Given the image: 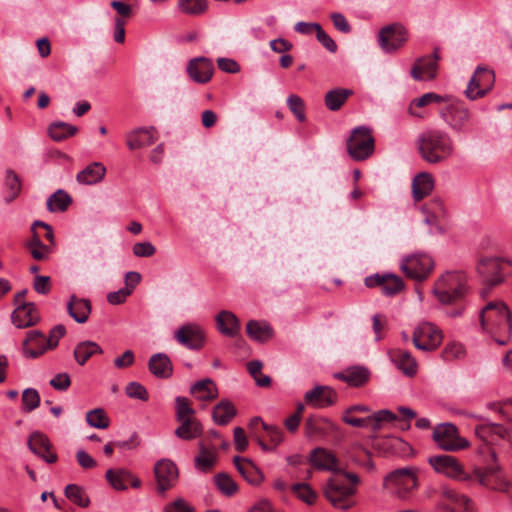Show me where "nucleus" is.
Masks as SVG:
<instances>
[{
    "label": "nucleus",
    "mask_w": 512,
    "mask_h": 512,
    "mask_svg": "<svg viewBox=\"0 0 512 512\" xmlns=\"http://www.w3.org/2000/svg\"><path fill=\"white\" fill-rule=\"evenodd\" d=\"M47 350L48 342L46 337L39 330H31L27 332L26 338L22 343V353L26 358H38Z\"/></svg>",
    "instance_id": "nucleus-19"
},
{
    "label": "nucleus",
    "mask_w": 512,
    "mask_h": 512,
    "mask_svg": "<svg viewBox=\"0 0 512 512\" xmlns=\"http://www.w3.org/2000/svg\"><path fill=\"white\" fill-rule=\"evenodd\" d=\"M148 369L152 375L159 379H168L173 374V365L165 353L153 354L148 361Z\"/></svg>",
    "instance_id": "nucleus-28"
},
{
    "label": "nucleus",
    "mask_w": 512,
    "mask_h": 512,
    "mask_svg": "<svg viewBox=\"0 0 512 512\" xmlns=\"http://www.w3.org/2000/svg\"><path fill=\"white\" fill-rule=\"evenodd\" d=\"M428 463L437 473L444 474L446 477L465 483L467 486L473 485L474 477L471 472L464 470L463 465L457 458L451 455H435L428 458Z\"/></svg>",
    "instance_id": "nucleus-6"
},
{
    "label": "nucleus",
    "mask_w": 512,
    "mask_h": 512,
    "mask_svg": "<svg viewBox=\"0 0 512 512\" xmlns=\"http://www.w3.org/2000/svg\"><path fill=\"white\" fill-rule=\"evenodd\" d=\"M287 106L298 121H305V104L304 101L298 95L292 94L288 96Z\"/></svg>",
    "instance_id": "nucleus-55"
},
{
    "label": "nucleus",
    "mask_w": 512,
    "mask_h": 512,
    "mask_svg": "<svg viewBox=\"0 0 512 512\" xmlns=\"http://www.w3.org/2000/svg\"><path fill=\"white\" fill-rule=\"evenodd\" d=\"M125 393L132 399H138L141 401H147L149 394L144 385L139 382H129L125 387Z\"/></svg>",
    "instance_id": "nucleus-56"
},
{
    "label": "nucleus",
    "mask_w": 512,
    "mask_h": 512,
    "mask_svg": "<svg viewBox=\"0 0 512 512\" xmlns=\"http://www.w3.org/2000/svg\"><path fill=\"white\" fill-rule=\"evenodd\" d=\"M67 311L77 323L82 324L88 320L91 313V303L87 299L72 295L67 303Z\"/></svg>",
    "instance_id": "nucleus-32"
},
{
    "label": "nucleus",
    "mask_w": 512,
    "mask_h": 512,
    "mask_svg": "<svg viewBox=\"0 0 512 512\" xmlns=\"http://www.w3.org/2000/svg\"><path fill=\"white\" fill-rule=\"evenodd\" d=\"M356 493V488L348 486L336 478L328 479L324 487V495L330 503L338 509L347 510L352 507L351 497Z\"/></svg>",
    "instance_id": "nucleus-10"
},
{
    "label": "nucleus",
    "mask_w": 512,
    "mask_h": 512,
    "mask_svg": "<svg viewBox=\"0 0 512 512\" xmlns=\"http://www.w3.org/2000/svg\"><path fill=\"white\" fill-rule=\"evenodd\" d=\"M48 132L54 141L60 142L74 136L78 132V128L63 121H56L49 125Z\"/></svg>",
    "instance_id": "nucleus-41"
},
{
    "label": "nucleus",
    "mask_w": 512,
    "mask_h": 512,
    "mask_svg": "<svg viewBox=\"0 0 512 512\" xmlns=\"http://www.w3.org/2000/svg\"><path fill=\"white\" fill-rule=\"evenodd\" d=\"M40 395L34 388H27L22 393V410L26 413L32 412L40 405Z\"/></svg>",
    "instance_id": "nucleus-53"
},
{
    "label": "nucleus",
    "mask_w": 512,
    "mask_h": 512,
    "mask_svg": "<svg viewBox=\"0 0 512 512\" xmlns=\"http://www.w3.org/2000/svg\"><path fill=\"white\" fill-rule=\"evenodd\" d=\"M415 472L416 469L412 467L396 469L384 478V486L405 499L418 486Z\"/></svg>",
    "instance_id": "nucleus-8"
},
{
    "label": "nucleus",
    "mask_w": 512,
    "mask_h": 512,
    "mask_svg": "<svg viewBox=\"0 0 512 512\" xmlns=\"http://www.w3.org/2000/svg\"><path fill=\"white\" fill-rule=\"evenodd\" d=\"M214 71L213 63L205 57H198L190 60L187 66V72L190 78L200 84L207 83L212 78Z\"/></svg>",
    "instance_id": "nucleus-21"
},
{
    "label": "nucleus",
    "mask_w": 512,
    "mask_h": 512,
    "mask_svg": "<svg viewBox=\"0 0 512 512\" xmlns=\"http://www.w3.org/2000/svg\"><path fill=\"white\" fill-rule=\"evenodd\" d=\"M467 277L461 271H448L434 284L433 294L437 300L449 305L461 300L467 293Z\"/></svg>",
    "instance_id": "nucleus-4"
},
{
    "label": "nucleus",
    "mask_w": 512,
    "mask_h": 512,
    "mask_svg": "<svg viewBox=\"0 0 512 512\" xmlns=\"http://www.w3.org/2000/svg\"><path fill=\"white\" fill-rule=\"evenodd\" d=\"M217 329L225 336L235 337L240 332V322L237 316L231 311L223 310L216 317Z\"/></svg>",
    "instance_id": "nucleus-29"
},
{
    "label": "nucleus",
    "mask_w": 512,
    "mask_h": 512,
    "mask_svg": "<svg viewBox=\"0 0 512 512\" xmlns=\"http://www.w3.org/2000/svg\"><path fill=\"white\" fill-rule=\"evenodd\" d=\"M291 490L300 500L308 505H312L317 498V493L307 483H296L292 485Z\"/></svg>",
    "instance_id": "nucleus-51"
},
{
    "label": "nucleus",
    "mask_w": 512,
    "mask_h": 512,
    "mask_svg": "<svg viewBox=\"0 0 512 512\" xmlns=\"http://www.w3.org/2000/svg\"><path fill=\"white\" fill-rule=\"evenodd\" d=\"M49 383L55 390L66 391L71 385V380L67 373H58Z\"/></svg>",
    "instance_id": "nucleus-59"
},
{
    "label": "nucleus",
    "mask_w": 512,
    "mask_h": 512,
    "mask_svg": "<svg viewBox=\"0 0 512 512\" xmlns=\"http://www.w3.org/2000/svg\"><path fill=\"white\" fill-rule=\"evenodd\" d=\"M132 293V289L124 287L118 291L110 292L107 295V301L112 305H119L125 302L126 298Z\"/></svg>",
    "instance_id": "nucleus-63"
},
{
    "label": "nucleus",
    "mask_w": 512,
    "mask_h": 512,
    "mask_svg": "<svg viewBox=\"0 0 512 512\" xmlns=\"http://www.w3.org/2000/svg\"><path fill=\"white\" fill-rule=\"evenodd\" d=\"M175 417L180 425L174 434L182 440H193L202 434V426L194 417L195 410L191 407L186 397L177 396L175 399Z\"/></svg>",
    "instance_id": "nucleus-5"
},
{
    "label": "nucleus",
    "mask_w": 512,
    "mask_h": 512,
    "mask_svg": "<svg viewBox=\"0 0 512 512\" xmlns=\"http://www.w3.org/2000/svg\"><path fill=\"white\" fill-rule=\"evenodd\" d=\"M214 481L217 488L226 496H232L237 491V484L226 473H218Z\"/></svg>",
    "instance_id": "nucleus-54"
},
{
    "label": "nucleus",
    "mask_w": 512,
    "mask_h": 512,
    "mask_svg": "<svg viewBox=\"0 0 512 512\" xmlns=\"http://www.w3.org/2000/svg\"><path fill=\"white\" fill-rule=\"evenodd\" d=\"M474 78H477L479 86H481L485 94L492 89L495 82V74L492 70L487 69L484 66H478L474 73Z\"/></svg>",
    "instance_id": "nucleus-50"
},
{
    "label": "nucleus",
    "mask_w": 512,
    "mask_h": 512,
    "mask_svg": "<svg viewBox=\"0 0 512 512\" xmlns=\"http://www.w3.org/2000/svg\"><path fill=\"white\" fill-rule=\"evenodd\" d=\"M412 341L419 350L433 351L442 342V332L432 323L423 322L414 329Z\"/></svg>",
    "instance_id": "nucleus-12"
},
{
    "label": "nucleus",
    "mask_w": 512,
    "mask_h": 512,
    "mask_svg": "<svg viewBox=\"0 0 512 512\" xmlns=\"http://www.w3.org/2000/svg\"><path fill=\"white\" fill-rule=\"evenodd\" d=\"M437 60L438 55L436 52L433 57L427 56L418 59L411 69L413 79L417 81L433 79L438 67Z\"/></svg>",
    "instance_id": "nucleus-26"
},
{
    "label": "nucleus",
    "mask_w": 512,
    "mask_h": 512,
    "mask_svg": "<svg viewBox=\"0 0 512 512\" xmlns=\"http://www.w3.org/2000/svg\"><path fill=\"white\" fill-rule=\"evenodd\" d=\"M479 318L482 331L494 337L499 345L507 344L512 333V312L504 302L487 303Z\"/></svg>",
    "instance_id": "nucleus-1"
},
{
    "label": "nucleus",
    "mask_w": 512,
    "mask_h": 512,
    "mask_svg": "<svg viewBox=\"0 0 512 512\" xmlns=\"http://www.w3.org/2000/svg\"><path fill=\"white\" fill-rule=\"evenodd\" d=\"M105 476L114 489L122 491L127 489V483L131 478V473L124 469H108Z\"/></svg>",
    "instance_id": "nucleus-43"
},
{
    "label": "nucleus",
    "mask_w": 512,
    "mask_h": 512,
    "mask_svg": "<svg viewBox=\"0 0 512 512\" xmlns=\"http://www.w3.org/2000/svg\"><path fill=\"white\" fill-rule=\"evenodd\" d=\"M440 117L455 132H464L470 121L471 113L459 102H453L440 109Z\"/></svg>",
    "instance_id": "nucleus-13"
},
{
    "label": "nucleus",
    "mask_w": 512,
    "mask_h": 512,
    "mask_svg": "<svg viewBox=\"0 0 512 512\" xmlns=\"http://www.w3.org/2000/svg\"><path fill=\"white\" fill-rule=\"evenodd\" d=\"M317 40L331 53L336 52L337 45L335 41L322 29L321 26H317L316 31Z\"/></svg>",
    "instance_id": "nucleus-62"
},
{
    "label": "nucleus",
    "mask_w": 512,
    "mask_h": 512,
    "mask_svg": "<svg viewBox=\"0 0 512 512\" xmlns=\"http://www.w3.org/2000/svg\"><path fill=\"white\" fill-rule=\"evenodd\" d=\"M71 201V197L65 191L59 189L48 198L47 209L51 212H64Z\"/></svg>",
    "instance_id": "nucleus-44"
},
{
    "label": "nucleus",
    "mask_w": 512,
    "mask_h": 512,
    "mask_svg": "<svg viewBox=\"0 0 512 512\" xmlns=\"http://www.w3.org/2000/svg\"><path fill=\"white\" fill-rule=\"evenodd\" d=\"M190 393L201 401H211L218 396L217 387L209 378L195 382L190 388Z\"/></svg>",
    "instance_id": "nucleus-38"
},
{
    "label": "nucleus",
    "mask_w": 512,
    "mask_h": 512,
    "mask_svg": "<svg viewBox=\"0 0 512 512\" xmlns=\"http://www.w3.org/2000/svg\"><path fill=\"white\" fill-rule=\"evenodd\" d=\"M103 349L94 341L86 340L79 342L74 349L73 356L75 361L83 366L94 355L102 354Z\"/></svg>",
    "instance_id": "nucleus-37"
},
{
    "label": "nucleus",
    "mask_w": 512,
    "mask_h": 512,
    "mask_svg": "<svg viewBox=\"0 0 512 512\" xmlns=\"http://www.w3.org/2000/svg\"><path fill=\"white\" fill-rule=\"evenodd\" d=\"M353 93V90L348 88H333L327 91L324 96L325 107L333 112L338 111Z\"/></svg>",
    "instance_id": "nucleus-34"
},
{
    "label": "nucleus",
    "mask_w": 512,
    "mask_h": 512,
    "mask_svg": "<svg viewBox=\"0 0 512 512\" xmlns=\"http://www.w3.org/2000/svg\"><path fill=\"white\" fill-rule=\"evenodd\" d=\"M309 462L318 470L330 471L332 473L342 472L337 457L328 450L318 447L311 451Z\"/></svg>",
    "instance_id": "nucleus-22"
},
{
    "label": "nucleus",
    "mask_w": 512,
    "mask_h": 512,
    "mask_svg": "<svg viewBox=\"0 0 512 512\" xmlns=\"http://www.w3.org/2000/svg\"><path fill=\"white\" fill-rule=\"evenodd\" d=\"M364 283L368 288H379L381 293L386 296L396 295L404 289V282L401 277L392 273H376L367 276Z\"/></svg>",
    "instance_id": "nucleus-14"
},
{
    "label": "nucleus",
    "mask_w": 512,
    "mask_h": 512,
    "mask_svg": "<svg viewBox=\"0 0 512 512\" xmlns=\"http://www.w3.org/2000/svg\"><path fill=\"white\" fill-rule=\"evenodd\" d=\"M65 496L72 501L74 504L80 507H88L90 504V499L86 494L85 490L76 485L69 484L65 487Z\"/></svg>",
    "instance_id": "nucleus-46"
},
{
    "label": "nucleus",
    "mask_w": 512,
    "mask_h": 512,
    "mask_svg": "<svg viewBox=\"0 0 512 512\" xmlns=\"http://www.w3.org/2000/svg\"><path fill=\"white\" fill-rule=\"evenodd\" d=\"M262 428L266 431L269 440L274 447L278 446L282 442L283 432L279 427L262 423Z\"/></svg>",
    "instance_id": "nucleus-61"
},
{
    "label": "nucleus",
    "mask_w": 512,
    "mask_h": 512,
    "mask_svg": "<svg viewBox=\"0 0 512 512\" xmlns=\"http://www.w3.org/2000/svg\"><path fill=\"white\" fill-rule=\"evenodd\" d=\"M178 7L181 12L188 15H200L207 10L206 0H178Z\"/></svg>",
    "instance_id": "nucleus-49"
},
{
    "label": "nucleus",
    "mask_w": 512,
    "mask_h": 512,
    "mask_svg": "<svg viewBox=\"0 0 512 512\" xmlns=\"http://www.w3.org/2000/svg\"><path fill=\"white\" fill-rule=\"evenodd\" d=\"M457 429L453 424L444 423L434 428V441L446 451H454L462 446L456 442Z\"/></svg>",
    "instance_id": "nucleus-24"
},
{
    "label": "nucleus",
    "mask_w": 512,
    "mask_h": 512,
    "mask_svg": "<svg viewBox=\"0 0 512 512\" xmlns=\"http://www.w3.org/2000/svg\"><path fill=\"white\" fill-rule=\"evenodd\" d=\"M475 434L483 440V442H488V437L491 435H497L501 438H504L506 435V429L500 425L495 423H488V424H482L478 425L475 428Z\"/></svg>",
    "instance_id": "nucleus-47"
},
{
    "label": "nucleus",
    "mask_w": 512,
    "mask_h": 512,
    "mask_svg": "<svg viewBox=\"0 0 512 512\" xmlns=\"http://www.w3.org/2000/svg\"><path fill=\"white\" fill-rule=\"evenodd\" d=\"M40 319L34 303H23L18 305L11 315L12 323L17 328H27L35 325Z\"/></svg>",
    "instance_id": "nucleus-23"
},
{
    "label": "nucleus",
    "mask_w": 512,
    "mask_h": 512,
    "mask_svg": "<svg viewBox=\"0 0 512 512\" xmlns=\"http://www.w3.org/2000/svg\"><path fill=\"white\" fill-rule=\"evenodd\" d=\"M237 411L229 400H221L212 410L213 421L217 425H227L236 415Z\"/></svg>",
    "instance_id": "nucleus-39"
},
{
    "label": "nucleus",
    "mask_w": 512,
    "mask_h": 512,
    "mask_svg": "<svg viewBox=\"0 0 512 512\" xmlns=\"http://www.w3.org/2000/svg\"><path fill=\"white\" fill-rule=\"evenodd\" d=\"M66 333V328L64 325H56L50 330L49 337L46 338L48 342V347L54 349L58 346L60 338H62Z\"/></svg>",
    "instance_id": "nucleus-60"
},
{
    "label": "nucleus",
    "mask_w": 512,
    "mask_h": 512,
    "mask_svg": "<svg viewBox=\"0 0 512 512\" xmlns=\"http://www.w3.org/2000/svg\"><path fill=\"white\" fill-rule=\"evenodd\" d=\"M347 151L356 161L369 158L374 152V138L371 130L365 126L354 128L347 140Z\"/></svg>",
    "instance_id": "nucleus-7"
},
{
    "label": "nucleus",
    "mask_w": 512,
    "mask_h": 512,
    "mask_svg": "<svg viewBox=\"0 0 512 512\" xmlns=\"http://www.w3.org/2000/svg\"><path fill=\"white\" fill-rule=\"evenodd\" d=\"M391 359L403 374L413 376L417 371V363L410 352L402 349L394 350Z\"/></svg>",
    "instance_id": "nucleus-36"
},
{
    "label": "nucleus",
    "mask_w": 512,
    "mask_h": 512,
    "mask_svg": "<svg viewBox=\"0 0 512 512\" xmlns=\"http://www.w3.org/2000/svg\"><path fill=\"white\" fill-rule=\"evenodd\" d=\"M337 398V392L330 386L324 385H316L304 395L305 402L317 408L332 406L336 403Z\"/></svg>",
    "instance_id": "nucleus-18"
},
{
    "label": "nucleus",
    "mask_w": 512,
    "mask_h": 512,
    "mask_svg": "<svg viewBox=\"0 0 512 512\" xmlns=\"http://www.w3.org/2000/svg\"><path fill=\"white\" fill-rule=\"evenodd\" d=\"M155 252L156 248L151 242H138L133 246V254L137 257H150Z\"/></svg>",
    "instance_id": "nucleus-58"
},
{
    "label": "nucleus",
    "mask_w": 512,
    "mask_h": 512,
    "mask_svg": "<svg viewBox=\"0 0 512 512\" xmlns=\"http://www.w3.org/2000/svg\"><path fill=\"white\" fill-rule=\"evenodd\" d=\"M105 174V166L100 162H93L76 175V181L81 185H94L102 181Z\"/></svg>",
    "instance_id": "nucleus-31"
},
{
    "label": "nucleus",
    "mask_w": 512,
    "mask_h": 512,
    "mask_svg": "<svg viewBox=\"0 0 512 512\" xmlns=\"http://www.w3.org/2000/svg\"><path fill=\"white\" fill-rule=\"evenodd\" d=\"M440 493L444 498L456 504L452 512H475L471 499L463 494H459L455 489L442 486Z\"/></svg>",
    "instance_id": "nucleus-35"
},
{
    "label": "nucleus",
    "mask_w": 512,
    "mask_h": 512,
    "mask_svg": "<svg viewBox=\"0 0 512 512\" xmlns=\"http://www.w3.org/2000/svg\"><path fill=\"white\" fill-rule=\"evenodd\" d=\"M175 339L190 350H199L204 345L205 335L199 326L187 324L175 332Z\"/></svg>",
    "instance_id": "nucleus-17"
},
{
    "label": "nucleus",
    "mask_w": 512,
    "mask_h": 512,
    "mask_svg": "<svg viewBox=\"0 0 512 512\" xmlns=\"http://www.w3.org/2000/svg\"><path fill=\"white\" fill-rule=\"evenodd\" d=\"M416 146L421 158L429 164L444 162L454 151L449 135L438 129L421 132L416 139Z\"/></svg>",
    "instance_id": "nucleus-3"
},
{
    "label": "nucleus",
    "mask_w": 512,
    "mask_h": 512,
    "mask_svg": "<svg viewBox=\"0 0 512 512\" xmlns=\"http://www.w3.org/2000/svg\"><path fill=\"white\" fill-rule=\"evenodd\" d=\"M154 474L157 481V488L160 493L174 487L178 481V468L169 459H161L154 466Z\"/></svg>",
    "instance_id": "nucleus-15"
},
{
    "label": "nucleus",
    "mask_w": 512,
    "mask_h": 512,
    "mask_svg": "<svg viewBox=\"0 0 512 512\" xmlns=\"http://www.w3.org/2000/svg\"><path fill=\"white\" fill-rule=\"evenodd\" d=\"M5 181H6V185L9 187V189L11 191L10 198L8 199V202H10L14 198H16L18 193L20 192L21 183H20L18 175L12 170L7 171Z\"/></svg>",
    "instance_id": "nucleus-57"
},
{
    "label": "nucleus",
    "mask_w": 512,
    "mask_h": 512,
    "mask_svg": "<svg viewBox=\"0 0 512 512\" xmlns=\"http://www.w3.org/2000/svg\"><path fill=\"white\" fill-rule=\"evenodd\" d=\"M199 449L200 453L195 458V465L197 468L203 471H207L215 464V450L214 448L212 450H209L202 443H199Z\"/></svg>",
    "instance_id": "nucleus-48"
},
{
    "label": "nucleus",
    "mask_w": 512,
    "mask_h": 512,
    "mask_svg": "<svg viewBox=\"0 0 512 512\" xmlns=\"http://www.w3.org/2000/svg\"><path fill=\"white\" fill-rule=\"evenodd\" d=\"M400 268L408 278L421 282L431 274L434 261L428 254L415 253L404 257Z\"/></svg>",
    "instance_id": "nucleus-9"
},
{
    "label": "nucleus",
    "mask_w": 512,
    "mask_h": 512,
    "mask_svg": "<svg viewBox=\"0 0 512 512\" xmlns=\"http://www.w3.org/2000/svg\"><path fill=\"white\" fill-rule=\"evenodd\" d=\"M443 98L433 92L426 93L419 98L413 99L409 105L408 112L410 115L422 118L423 115L417 111V108L427 106L431 103H438L442 101Z\"/></svg>",
    "instance_id": "nucleus-45"
},
{
    "label": "nucleus",
    "mask_w": 512,
    "mask_h": 512,
    "mask_svg": "<svg viewBox=\"0 0 512 512\" xmlns=\"http://www.w3.org/2000/svg\"><path fill=\"white\" fill-rule=\"evenodd\" d=\"M434 188V180L430 173L421 172L413 178L412 195L415 201L427 197Z\"/></svg>",
    "instance_id": "nucleus-33"
},
{
    "label": "nucleus",
    "mask_w": 512,
    "mask_h": 512,
    "mask_svg": "<svg viewBox=\"0 0 512 512\" xmlns=\"http://www.w3.org/2000/svg\"><path fill=\"white\" fill-rule=\"evenodd\" d=\"M338 430V426L325 417L310 416L305 422V433L308 437L324 436Z\"/></svg>",
    "instance_id": "nucleus-25"
},
{
    "label": "nucleus",
    "mask_w": 512,
    "mask_h": 512,
    "mask_svg": "<svg viewBox=\"0 0 512 512\" xmlns=\"http://www.w3.org/2000/svg\"><path fill=\"white\" fill-rule=\"evenodd\" d=\"M87 423L97 429H106L109 426V418L101 408L93 409L86 415Z\"/></svg>",
    "instance_id": "nucleus-52"
},
{
    "label": "nucleus",
    "mask_w": 512,
    "mask_h": 512,
    "mask_svg": "<svg viewBox=\"0 0 512 512\" xmlns=\"http://www.w3.org/2000/svg\"><path fill=\"white\" fill-rule=\"evenodd\" d=\"M247 335L258 342H266L272 337L273 330L267 323L250 320L246 325Z\"/></svg>",
    "instance_id": "nucleus-40"
},
{
    "label": "nucleus",
    "mask_w": 512,
    "mask_h": 512,
    "mask_svg": "<svg viewBox=\"0 0 512 512\" xmlns=\"http://www.w3.org/2000/svg\"><path fill=\"white\" fill-rule=\"evenodd\" d=\"M406 28L400 23H393L383 27L378 34V42L386 53H394L407 41Z\"/></svg>",
    "instance_id": "nucleus-11"
},
{
    "label": "nucleus",
    "mask_w": 512,
    "mask_h": 512,
    "mask_svg": "<svg viewBox=\"0 0 512 512\" xmlns=\"http://www.w3.org/2000/svg\"><path fill=\"white\" fill-rule=\"evenodd\" d=\"M156 141L155 128H137L126 134V144L130 150L152 145Z\"/></svg>",
    "instance_id": "nucleus-27"
},
{
    "label": "nucleus",
    "mask_w": 512,
    "mask_h": 512,
    "mask_svg": "<svg viewBox=\"0 0 512 512\" xmlns=\"http://www.w3.org/2000/svg\"><path fill=\"white\" fill-rule=\"evenodd\" d=\"M165 512H194V508L184 499L178 498L165 507Z\"/></svg>",
    "instance_id": "nucleus-64"
},
{
    "label": "nucleus",
    "mask_w": 512,
    "mask_h": 512,
    "mask_svg": "<svg viewBox=\"0 0 512 512\" xmlns=\"http://www.w3.org/2000/svg\"><path fill=\"white\" fill-rule=\"evenodd\" d=\"M397 419V416L388 409H382L375 413L367 415V426L373 432H377L381 429L383 423L393 422Z\"/></svg>",
    "instance_id": "nucleus-42"
},
{
    "label": "nucleus",
    "mask_w": 512,
    "mask_h": 512,
    "mask_svg": "<svg viewBox=\"0 0 512 512\" xmlns=\"http://www.w3.org/2000/svg\"><path fill=\"white\" fill-rule=\"evenodd\" d=\"M28 447L35 455L49 464L55 463L58 459L56 453L51 451V443L48 437L42 432L31 433L28 438Z\"/></svg>",
    "instance_id": "nucleus-20"
},
{
    "label": "nucleus",
    "mask_w": 512,
    "mask_h": 512,
    "mask_svg": "<svg viewBox=\"0 0 512 512\" xmlns=\"http://www.w3.org/2000/svg\"><path fill=\"white\" fill-rule=\"evenodd\" d=\"M335 377L353 387L365 385L370 378V371L363 366H353L345 371L335 374Z\"/></svg>",
    "instance_id": "nucleus-30"
},
{
    "label": "nucleus",
    "mask_w": 512,
    "mask_h": 512,
    "mask_svg": "<svg viewBox=\"0 0 512 512\" xmlns=\"http://www.w3.org/2000/svg\"><path fill=\"white\" fill-rule=\"evenodd\" d=\"M479 275L489 288H493L503 282L502 266L497 258H483L477 266Z\"/></svg>",
    "instance_id": "nucleus-16"
},
{
    "label": "nucleus",
    "mask_w": 512,
    "mask_h": 512,
    "mask_svg": "<svg viewBox=\"0 0 512 512\" xmlns=\"http://www.w3.org/2000/svg\"><path fill=\"white\" fill-rule=\"evenodd\" d=\"M477 454L484 466L473 467L471 474L474 477V482L491 490H507L508 482L504 478L502 468L497 462L495 449L488 442H483L478 446Z\"/></svg>",
    "instance_id": "nucleus-2"
}]
</instances>
